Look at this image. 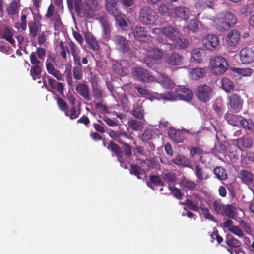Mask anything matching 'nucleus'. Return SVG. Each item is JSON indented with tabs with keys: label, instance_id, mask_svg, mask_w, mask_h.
<instances>
[{
	"label": "nucleus",
	"instance_id": "f03ea898",
	"mask_svg": "<svg viewBox=\"0 0 254 254\" xmlns=\"http://www.w3.org/2000/svg\"><path fill=\"white\" fill-rule=\"evenodd\" d=\"M158 19L157 13L149 6L142 7L139 10V19L144 25H153Z\"/></svg>",
	"mask_w": 254,
	"mask_h": 254
},
{
	"label": "nucleus",
	"instance_id": "e2e57ef3",
	"mask_svg": "<svg viewBox=\"0 0 254 254\" xmlns=\"http://www.w3.org/2000/svg\"><path fill=\"white\" fill-rule=\"evenodd\" d=\"M59 47L61 50L60 55L64 59H66V53H69V50L67 46L64 45V42L61 41L59 44Z\"/></svg>",
	"mask_w": 254,
	"mask_h": 254
},
{
	"label": "nucleus",
	"instance_id": "052dcab7",
	"mask_svg": "<svg viewBox=\"0 0 254 254\" xmlns=\"http://www.w3.org/2000/svg\"><path fill=\"white\" fill-rule=\"evenodd\" d=\"M234 71L237 73L243 76H250L253 73V70L250 68H235Z\"/></svg>",
	"mask_w": 254,
	"mask_h": 254
},
{
	"label": "nucleus",
	"instance_id": "f3484780",
	"mask_svg": "<svg viewBox=\"0 0 254 254\" xmlns=\"http://www.w3.org/2000/svg\"><path fill=\"white\" fill-rule=\"evenodd\" d=\"M128 66L129 64L126 60L115 61L113 63V70L121 75H124L127 73V69Z\"/></svg>",
	"mask_w": 254,
	"mask_h": 254
},
{
	"label": "nucleus",
	"instance_id": "5fc2aeb1",
	"mask_svg": "<svg viewBox=\"0 0 254 254\" xmlns=\"http://www.w3.org/2000/svg\"><path fill=\"white\" fill-rule=\"evenodd\" d=\"M159 99H163L164 100L167 101H175L178 100L177 96L176 95V93H174L172 92H168L167 93L162 94L160 95V97L158 98Z\"/></svg>",
	"mask_w": 254,
	"mask_h": 254
},
{
	"label": "nucleus",
	"instance_id": "4d7b16f0",
	"mask_svg": "<svg viewBox=\"0 0 254 254\" xmlns=\"http://www.w3.org/2000/svg\"><path fill=\"white\" fill-rule=\"evenodd\" d=\"M29 29L30 36L32 37H35L40 30V27L38 23L34 22L29 24Z\"/></svg>",
	"mask_w": 254,
	"mask_h": 254
},
{
	"label": "nucleus",
	"instance_id": "de8ad7c7",
	"mask_svg": "<svg viewBox=\"0 0 254 254\" xmlns=\"http://www.w3.org/2000/svg\"><path fill=\"white\" fill-rule=\"evenodd\" d=\"M129 171L131 174L134 175L138 179H141L140 175H143L145 173L144 169L138 166L133 165H131Z\"/></svg>",
	"mask_w": 254,
	"mask_h": 254
},
{
	"label": "nucleus",
	"instance_id": "473e14b6",
	"mask_svg": "<svg viewBox=\"0 0 254 254\" xmlns=\"http://www.w3.org/2000/svg\"><path fill=\"white\" fill-rule=\"evenodd\" d=\"M85 38L87 43L93 50L97 51L99 50V44L95 37L91 33H86L85 35Z\"/></svg>",
	"mask_w": 254,
	"mask_h": 254
},
{
	"label": "nucleus",
	"instance_id": "9d476101",
	"mask_svg": "<svg viewBox=\"0 0 254 254\" xmlns=\"http://www.w3.org/2000/svg\"><path fill=\"white\" fill-rule=\"evenodd\" d=\"M240 59L244 64H248L254 61V50L250 48H244L239 53Z\"/></svg>",
	"mask_w": 254,
	"mask_h": 254
},
{
	"label": "nucleus",
	"instance_id": "603ef678",
	"mask_svg": "<svg viewBox=\"0 0 254 254\" xmlns=\"http://www.w3.org/2000/svg\"><path fill=\"white\" fill-rule=\"evenodd\" d=\"M132 114L134 117L142 119L144 117V110L138 105H134Z\"/></svg>",
	"mask_w": 254,
	"mask_h": 254
},
{
	"label": "nucleus",
	"instance_id": "423d86ee",
	"mask_svg": "<svg viewBox=\"0 0 254 254\" xmlns=\"http://www.w3.org/2000/svg\"><path fill=\"white\" fill-rule=\"evenodd\" d=\"M132 74L134 78L141 81L150 82L155 80L154 76L151 75L147 70L139 67L133 68Z\"/></svg>",
	"mask_w": 254,
	"mask_h": 254
},
{
	"label": "nucleus",
	"instance_id": "6ab92c4d",
	"mask_svg": "<svg viewBox=\"0 0 254 254\" xmlns=\"http://www.w3.org/2000/svg\"><path fill=\"white\" fill-rule=\"evenodd\" d=\"M100 22L102 29V38L108 41L110 38L111 24L106 18H100Z\"/></svg>",
	"mask_w": 254,
	"mask_h": 254
},
{
	"label": "nucleus",
	"instance_id": "37998d69",
	"mask_svg": "<svg viewBox=\"0 0 254 254\" xmlns=\"http://www.w3.org/2000/svg\"><path fill=\"white\" fill-rule=\"evenodd\" d=\"M225 118L230 125L236 126L239 123L241 117L235 115L227 113L225 116Z\"/></svg>",
	"mask_w": 254,
	"mask_h": 254
},
{
	"label": "nucleus",
	"instance_id": "a211bd4d",
	"mask_svg": "<svg viewBox=\"0 0 254 254\" xmlns=\"http://www.w3.org/2000/svg\"><path fill=\"white\" fill-rule=\"evenodd\" d=\"M241 34L237 30H232L230 31L227 34L226 37V42L231 47L235 46L239 42Z\"/></svg>",
	"mask_w": 254,
	"mask_h": 254
},
{
	"label": "nucleus",
	"instance_id": "c756f323",
	"mask_svg": "<svg viewBox=\"0 0 254 254\" xmlns=\"http://www.w3.org/2000/svg\"><path fill=\"white\" fill-rule=\"evenodd\" d=\"M75 66L73 68V75L74 79L77 80H80L82 78V65L81 64V61L73 62Z\"/></svg>",
	"mask_w": 254,
	"mask_h": 254
},
{
	"label": "nucleus",
	"instance_id": "864d4df0",
	"mask_svg": "<svg viewBox=\"0 0 254 254\" xmlns=\"http://www.w3.org/2000/svg\"><path fill=\"white\" fill-rule=\"evenodd\" d=\"M182 205H186L187 207L193 211L198 212L199 211V207L198 202H194L190 199H187L185 203H181Z\"/></svg>",
	"mask_w": 254,
	"mask_h": 254
},
{
	"label": "nucleus",
	"instance_id": "58836bf2",
	"mask_svg": "<svg viewBox=\"0 0 254 254\" xmlns=\"http://www.w3.org/2000/svg\"><path fill=\"white\" fill-rule=\"evenodd\" d=\"M179 184L183 189L189 190H193L196 187V184L194 182L186 178L180 181Z\"/></svg>",
	"mask_w": 254,
	"mask_h": 254
},
{
	"label": "nucleus",
	"instance_id": "4c0bfd02",
	"mask_svg": "<svg viewBox=\"0 0 254 254\" xmlns=\"http://www.w3.org/2000/svg\"><path fill=\"white\" fill-rule=\"evenodd\" d=\"M20 0H13L7 9L10 15H15L18 13L20 8Z\"/></svg>",
	"mask_w": 254,
	"mask_h": 254
},
{
	"label": "nucleus",
	"instance_id": "ea45409f",
	"mask_svg": "<svg viewBox=\"0 0 254 254\" xmlns=\"http://www.w3.org/2000/svg\"><path fill=\"white\" fill-rule=\"evenodd\" d=\"M107 148L116 154L119 161L121 163V165H122V162L121 158L122 157L123 153L119 146L114 142H110Z\"/></svg>",
	"mask_w": 254,
	"mask_h": 254
},
{
	"label": "nucleus",
	"instance_id": "39448f33",
	"mask_svg": "<svg viewBox=\"0 0 254 254\" xmlns=\"http://www.w3.org/2000/svg\"><path fill=\"white\" fill-rule=\"evenodd\" d=\"M163 56V52L162 50L158 48H149L144 59V62L148 67L153 68L156 60H160Z\"/></svg>",
	"mask_w": 254,
	"mask_h": 254
},
{
	"label": "nucleus",
	"instance_id": "7c9ffc66",
	"mask_svg": "<svg viewBox=\"0 0 254 254\" xmlns=\"http://www.w3.org/2000/svg\"><path fill=\"white\" fill-rule=\"evenodd\" d=\"M238 177L243 183L247 184L252 183L253 180L252 174L250 171L246 170L240 171Z\"/></svg>",
	"mask_w": 254,
	"mask_h": 254
},
{
	"label": "nucleus",
	"instance_id": "f8f14e48",
	"mask_svg": "<svg viewBox=\"0 0 254 254\" xmlns=\"http://www.w3.org/2000/svg\"><path fill=\"white\" fill-rule=\"evenodd\" d=\"M175 92L178 100L188 101L190 100L193 96V94L190 89L183 86L177 87Z\"/></svg>",
	"mask_w": 254,
	"mask_h": 254
},
{
	"label": "nucleus",
	"instance_id": "72a5a7b5",
	"mask_svg": "<svg viewBox=\"0 0 254 254\" xmlns=\"http://www.w3.org/2000/svg\"><path fill=\"white\" fill-rule=\"evenodd\" d=\"M69 46L70 48L71 54L73 56V62L81 61L80 50L78 46L72 41H70Z\"/></svg>",
	"mask_w": 254,
	"mask_h": 254
},
{
	"label": "nucleus",
	"instance_id": "bf43d9fd",
	"mask_svg": "<svg viewBox=\"0 0 254 254\" xmlns=\"http://www.w3.org/2000/svg\"><path fill=\"white\" fill-rule=\"evenodd\" d=\"M163 178L167 183H173L177 180V176L173 172L165 173L163 175Z\"/></svg>",
	"mask_w": 254,
	"mask_h": 254
},
{
	"label": "nucleus",
	"instance_id": "49530a36",
	"mask_svg": "<svg viewBox=\"0 0 254 254\" xmlns=\"http://www.w3.org/2000/svg\"><path fill=\"white\" fill-rule=\"evenodd\" d=\"M128 125L134 131H138L143 128V124L141 121L130 119L128 122Z\"/></svg>",
	"mask_w": 254,
	"mask_h": 254
},
{
	"label": "nucleus",
	"instance_id": "aec40b11",
	"mask_svg": "<svg viewBox=\"0 0 254 254\" xmlns=\"http://www.w3.org/2000/svg\"><path fill=\"white\" fill-rule=\"evenodd\" d=\"M223 227L227 229V230L238 236L239 237H244V233L241 227L235 226L233 224V221L231 220H227L223 223Z\"/></svg>",
	"mask_w": 254,
	"mask_h": 254
},
{
	"label": "nucleus",
	"instance_id": "cd10ccee",
	"mask_svg": "<svg viewBox=\"0 0 254 254\" xmlns=\"http://www.w3.org/2000/svg\"><path fill=\"white\" fill-rule=\"evenodd\" d=\"M205 70L202 68H194L189 72L190 79L197 80L203 77L205 74Z\"/></svg>",
	"mask_w": 254,
	"mask_h": 254
},
{
	"label": "nucleus",
	"instance_id": "79ce46f5",
	"mask_svg": "<svg viewBox=\"0 0 254 254\" xmlns=\"http://www.w3.org/2000/svg\"><path fill=\"white\" fill-rule=\"evenodd\" d=\"M204 54V50L201 48L194 49L192 51V58L197 63L202 61Z\"/></svg>",
	"mask_w": 254,
	"mask_h": 254
},
{
	"label": "nucleus",
	"instance_id": "3c124183",
	"mask_svg": "<svg viewBox=\"0 0 254 254\" xmlns=\"http://www.w3.org/2000/svg\"><path fill=\"white\" fill-rule=\"evenodd\" d=\"M155 135V132L152 129H147L145 130L141 136L142 140L147 142L153 138Z\"/></svg>",
	"mask_w": 254,
	"mask_h": 254
},
{
	"label": "nucleus",
	"instance_id": "8fccbe9b",
	"mask_svg": "<svg viewBox=\"0 0 254 254\" xmlns=\"http://www.w3.org/2000/svg\"><path fill=\"white\" fill-rule=\"evenodd\" d=\"M222 88L226 92H230L234 88L232 82L227 78H223L221 80Z\"/></svg>",
	"mask_w": 254,
	"mask_h": 254
},
{
	"label": "nucleus",
	"instance_id": "a18cd8bd",
	"mask_svg": "<svg viewBox=\"0 0 254 254\" xmlns=\"http://www.w3.org/2000/svg\"><path fill=\"white\" fill-rule=\"evenodd\" d=\"M239 12L241 14L248 15L254 12V4L253 3H248L243 5L240 9Z\"/></svg>",
	"mask_w": 254,
	"mask_h": 254
},
{
	"label": "nucleus",
	"instance_id": "b1692460",
	"mask_svg": "<svg viewBox=\"0 0 254 254\" xmlns=\"http://www.w3.org/2000/svg\"><path fill=\"white\" fill-rule=\"evenodd\" d=\"M76 90L84 99L90 101L92 97L89 93V89L87 85L83 83H79L76 86Z\"/></svg>",
	"mask_w": 254,
	"mask_h": 254
},
{
	"label": "nucleus",
	"instance_id": "6e6552de",
	"mask_svg": "<svg viewBox=\"0 0 254 254\" xmlns=\"http://www.w3.org/2000/svg\"><path fill=\"white\" fill-rule=\"evenodd\" d=\"M31 63L33 65L30 70V74L34 80L40 78L42 72V64L33 54L30 56Z\"/></svg>",
	"mask_w": 254,
	"mask_h": 254
},
{
	"label": "nucleus",
	"instance_id": "5701e85b",
	"mask_svg": "<svg viewBox=\"0 0 254 254\" xmlns=\"http://www.w3.org/2000/svg\"><path fill=\"white\" fill-rule=\"evenodd\" d=\"M46 68L47 72L52 75L58 81H64V75L57 70L54 66L53 63H49L46 64Z\"/></svg>",
	"mask_w": 254,
	"mask_h": 254
},
{
	"label": "nucleus",
	"instance_id": "f257e3e1",
	"mask_svg": "<svg viewBox=\"0 0 254 254\" xmlns=\"http://www.w3.org/2000/svg\"><path fill=\"white\" fill-rule=\"evenodd\" d=\"M236 17L231 13L225 12L221 14L218 18L214 20L217 28L221 31L226 30L236 23Z\"/></svg>",
	"mask_w": 254,
	"mask_h": 254
},
{
	"label": "nucleus",
	"instance_id": "dca6fc26",
	"mask_svg": "<svg viewBox=\"0 0 254 254\" xmlns=\"http://www.w3.org/2000/svg\"><path fill=\"white\" fill-rule=\"evenodd\" d=\"M184 132L190 133L189 130L186 129L176 130L174 128H170L168 132L170 138L176 143L182 142L185 138Z\"/></svg>",
	"mask_w": 254,
	"mask_h": 254
},
{
	"label": "nucleus",
	"instance_id": "6e6d98bb",
	"mask_svg": "<svg viewBox=\"0 0 254 254\" xmlns=\"http://www.w3.org/2000/svg\"><path fill=\"white\" fill-rule=\"evenodd\" d=\"M225 206L223 204L221 200H216L213 203V207L214 211L217 214L220 215H222Z\"/></svg>",
	"mask_w": 254,
	"mask_h": 254
},
{
	"label": "nucleus",
	"instance_id": "2eb2a0df",
	"mask_svg": "<svg viewBox=\"0 0 254 254\" xmlns=\"http://www.w3.org/2000/svg\"><path fill=\"white\" fill-rule=\"evenodd\" d=\"M133 35L136 39L140 41L149 42L152 39V37L147 34L146 29L141 26L136 27L134 29Z\"/></svg>",
	"mask_w": 254,
	"mask_h": 254
},
{
	"label": "nucleus",
	"instance_id": "a878e982",
	"mask_svg": "<svg viewBox=\"0 0 254 254\" xmlns=\"http://www.w3.org/2000/svg\"><path fill=\"white\" fill-rule=\"evenodd\" d=\"M118 0H105V7L107 11L113 15L119 13L117 8Z\"/></svg>",
	"mask_w": 254,
	"mask_h": 254
},
{
	"label": "nucleus",
	"instance_id": "393cba45",
	"mask_svg": "<svg viewBox=\"0 0 254 254\" xmlns=\"http://www.w3.org/2000/svg\"><path fill=\"white\" fill-rule=\"evenodd\" d=\"M157 81L161 84L165 88L171 89L175 86L173 81L168 78L164 74H160L159 76L157 77Z\"/></svg>",
	"mask_w": 254,
	"mask_h": 254
},
{
	"label": "nucleus",
	"instance_id": "c9c22d12",
	"mask_svg": "<svg viewBox=\"0 0 254 254\" xmlns=\"http://www.w3.org/2000/svg\"><path fill=\"white\" fill-rule=\"evenodd\" d=\"M174 12L176 17L182 19H186L188 16L189 10L184 7H177L174 9Z\"/></svg>",
	"mask_w": 254,
	"mask_h": 254
},
{
	"label": "nucleus",
	"instance_id": "338daca9",
	"mask_svg": "<svg viewBox=\"0 0 254 254\" xmlns=\"http://www.w3.org/2000/svg\"><path fill=\"white\" fill-rule=\"evenodd\" d=\"M169 190L171 191V194L178 199H181L182 194L181 191L177 188L169 187Z\"/></svg>",
	"mask_w": 254,
	"mask_h": 254
},
{
	"label": "nucleus",
	"instance_id": "1a4fd4ad",
	"mask_svg": "<svg viewBox=\"0 0 254 254\" xmlns=\"http://www.w3.org/2000/svg\"><path fill=\"white\" fill-rule=\"evenodd\" d=\"M212 89L207 85H201L197 87L196 95L202 102H206L212 96Z\"/></svg>",
	"mask_w": 254,
	"mask_h": 254
},
{
	"label": "nucleus",
	"instance_id": "0e129e2a",
	"mask_svg": "<svg viewBox=\"0 0 254 254\" xmlns=\"http://www.w3.org/2000/svg\"><path fill=\"white\" fill-rule=\"evenodd\" d=\"M65 115L67 117H69L71 120H73L77 118L79 114L77 113L76 108L73 106L70 111L67 110L64 112Z\"/></svg>",
	"mask_w": 254,
	"mask_h": 254
},
{
	"label": "nucleus",
	"instance_id": "69168bd1",
	"mask_svg": "<svg viewBox=\"0 0 254 254\" xmlns=\"http://www.w3.org/2000/svg\"><path fill=\"white\" fill-rule=\"evenodd\" d=\"M226 243L228 246L233 247H238L241 245V242L238 239L233 237L228 238L226 241Z\"/></svg>",
	"mask_w": 254,
	"mask_h": 254
},
{
	"label": "nucleus",
	"instance_id": "774afa93",
	"mask_svg": "<svg viewBox=\"0 0 254 254\" xmlns=\"http://www.w3.org/2000/svg\"><path fill=\"white\" fill-rule=\"evenodd\" d=\"M239 123L244 128L248 130H251L253 127V125L251 121L249 122L245 119L240 118Z\"/></svg>",
	"mask_w": 254,
	"mask_h": 254
},
{
	"label": "nucleus",
	"instance_id": "0eeeda50",
	"mask_svg": "<svg viewBox=\"0 0 254 254\" xmlns=\"http://www.w3.org/2000/svg\"><path fill=\"white\" fill-rule=\"evenodd\" d=\"M202 42L206 49L210 51H213L218 47L220 41L218 36L209 34L203 37Z\"/></svg>",
	"mask_w": 254,
	"mask_h": 254
},
{
	"label": "nucleus",
	"instance_id": "c85d7f7f",
	"mask_svg": "<svg viewBox=\"0 0 254 254\" xmlns=\"http://www.w3.org/2000/svg\"><path fill=\"white\" fill-rule=\"evenodd\" d=\"M172 162L175 165L189 167L190 164V161L183 155L179 154L174 157Z\"/></svg>",
	"mask_w": 254,
	"mask_h": 254
},
{
	"label": "nucleus",
	"instance_id": "c03bdc74",
	"mask_svg": "<svg viewBox=\"0 0 254 254\" xmlns=\"http://www.w3.org/2000/svg\"><path fill=\"white\" fill-rule=\"evenodd\" d=\"M214 173L218 179L224 180L227 178L226 170L222 167L218 166L214 169Z\"/></svg>",
	"mask_w": 254,
	"mask_h": 254
},
{
	"label": "nucleus",
	"instance_id": "412c9836",
	"mask_svg": "<svg viewBox=\"0 0 254 254\" xmlns=\"http://www.w3.org/2000/svg\"><path fill=\"white\" fill-rule=\"evenodd\" d=\"M194 171L197 178L196 182L198 184H202L210 177L209 174L199 165H195Z\"/></svg>",
	"mask_w": 254,
	"mask_h": 254
},
{
	"label": "nucleus",
	"instance_id": "20e7f679",
	"mask_svg": "<svg viewBox=\"0 0 254 254\" xmlns=\"http://www.w3.org/2000/svg\"><path fill=\"white\" fill-rule=\"evenodd\" d=\"M101 0H85L84 16L90 18L95 16V12L101 7Z\"/></svg>",
	"mask_w": 254,
	"mask_h": 254
},
{
	"label": "nucleus",
	"instance_id": "7ed1b4c3",
	"mask_svg": "<svg viewBox=\"0 0 254 254\" xmlns=\"http://www.w3.org/2000/svg\"><path fill=\"white\" fill-rule=\"evenodd\" d=\"M210 66L216 75L224 73L228 68L227 60L221 56H216L210 61Z\"/></svg>",
	"mask_w": 254,
	"mask_h": 254
},
{
	"label": "nucleus",
	"instance_id": "4be33fe9",
	"mask_svg": "<svg viewBox=\"0 0 254 254\" xmlns=\"http://www.w3.org/2000/svg\"><path fill=\"white\" fill-rule=\"evenodd\" d=\"M242 102L240 98L236 94L232 95L229 97V106L235 112H238L241 109Z\"/></svg>",
	"mask_w": 254,
	"mask_h": 254
},
{
	"label": "nucleus",
	"instance_id": "09e8293b",
	"mask_svg": "<svg viewBox=\"0 0 254 254\" xmlns=\"http://www.w3.org/2000/svg\"><path fill=\"white\" fill-rule=\"evenodd\" d=\"M13 30L8 28H6L4 29L2 38L5 39L11 44H14L15 43V40L13 38Z\"/></svg>",
	"mask_w": 254,
	"mask_h": 254
},
{
	"label": "nucleus",
	"instance_id": "4468645a",
	"mask_svg": "<svg viewBox=\"0 0 254 254\" xmlns=\"http://www.w3.org/2000/svg\"><path fill=\"white\" fill-rule=\"evenodd\" d=\"M165 62L172 66L181 65L183 64L184 58L176 52L168 54L165 58Z\"/></svg>",
	"mask_w": 254,
	"mask_h": 254
},
{
	"label": "nucleus",
	"instance_id": "2f4dec72",
	"mask_svg": "<svg viewBox=\"0 0 254 254\" xmlns=\"http://www.w3.org/2000/svg\"><path fill=\"white\" fill-rule=\"evenodd\" d=\"M173 44L174 47L177 49H183L187 47L189 45L188 40L184 38L177 37L175 40H173Z\"/></svg>",
	"mask_w": 254,
	"mask_h": 254
},
{
	"label": "nucleus",
	"instance_id": "680f3d73",
	"mask_svg": "<svg viewBox=\"0 0 254 254\" xmlns=\"http://www.w3.org/2000/svg\"><path fill=\"white\" fill-rule=\"evenodd\" d=\"M33 54L37 59L38 58L40 60H43L46 55V50L43 48H37L36 51L32 52L30 56H31Z\"/></svg>",
	"mask_w": 254,
	"mask_h": 254
},
{
	"label": "nucleus",
	"instance_id": "f704fd0d",
	"mask_svg": "<svg viewBox=\"0 0 254 254\" xmlns=\"http://www.w3.org/2000/svg\"><path fill=\"white\" fill-rule=\"evenodd\" d=\"M71 5H69L70 9H72L74 6L76 12L84 16V4L82 3L81 0H73Z\"/></svg>",
	"mask_w": 254,
	"mask_h": 254
},
{
	"label": "nucleus",
	"instance_id": "a19ab883",
	"mask_svg": "<svg viewBox=\"0 0 254 254\" xmlns=\"http://www.w3.org/2000/svg\"><path fill=\"white\" fill-rule=\"evenodd\" d=\"M172 10L171 4L170 3H165L161 4L158 8V12L164 15H169L171 14Z\"/></svg>",
	"mask_w": 254,
	"mask_h": 254
},
{
	"label": "nucleus",
	"instance_id": "9b49d317",
	"mask_svg": "<svg viewBox=\"0 0 254 254\" xmlns=\"http://www.w3.org/2000/svg\"><path fill=\"white\" fill-rule=\"evenodd\" d=\"M113 39L119 51L122 53H126L129 51V42L124 37L117 35L113 36Z\"/></svg>",
	"mask_w": 254,
	"mask_h": 254
},
{
	"label": "nucleus",
	"instance_id": "ddd939ff",
	"mask_svg": "<svg viewBox=\"0 0 254 254\" xmlns=\"http://www.w3.org/2000/svg\"><path fill=\"white\" fill-rule=\"evenodd\" d=\"M163 35L170 40H175L180 35V31L177 27L172 24H168L163 27Z\"/></svg>",
	"mask_w": 254,
	"mask_h": 254
},
{
	"label": "nucleus",
	"instance_id": "13d9d810",
	"mask_svg": "<svg viewBox=\"0 0 254 254\" xmlns=\"http://www.w3.org/2000/svg\"><path fill=\"white\" fill-rule=\"evenodd\" d=\"M115 17L116 24L121 28H124L127 26V23L123 15L119 13H117L116 15H113Z\"/></svg>",
	"mask_w": 254,
	"mask_h": 254
},
{
	"label": "nucleus",
	"instance_id": "e433bc0d",
	"mask_svg": "<svg viewBox=\"0 0 254 254\" xmlns=\"http://www.w3.org/2000/svg\"><path fill=\"white\" fill-rule=\"evenodd\" d=\"M237 208L231 205L225 206L222 215H225L230 218L234 219L236 217Z\"/></svg>",
	"mask_w": 254,
	"mask_h": 254
},
{
	"label": "nucleus",
	"instance_id": "bb28decb",
	"mask_svg": "<svg viewBox=\"0 0 254 254\" xmlns=\"http://www.w3.org/2000/svg\"><path fill=\"white\" fill-rule=\"evenodd\" d=\"M237 145L241 150L250 148L252 146V139L248 136L241 137L237 139Z\"/></svg>",
	"mask_w": 254,
	"mask_h": 254
}]
</instances>
